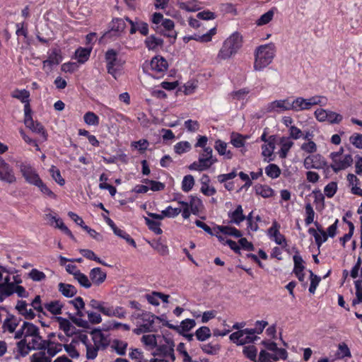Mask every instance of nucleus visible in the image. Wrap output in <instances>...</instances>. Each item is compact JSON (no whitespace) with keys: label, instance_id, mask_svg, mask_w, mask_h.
Returning a JSON list of instances; mask_svg holds the SVG:
<instances>
[{"label":"nucleus","instance_id":"1","mask_svg":"<svg viewBox=\"0 0 362 362\" xmlns=\"http://www.w3.org/2000/svg\"><path fill=\"white\" fill-rule=\"evenodd\" d=\"M243 45V37L239 32L230 34L223 42L217 54L218 61L231 59L240 50Z\"/></svg>","mask_w":362,"mask_h":362},{"label":"nucleus","instance_id":"2","mask_svg":"<svg viewBox=\"0 0 362 362\" xmlns=\"http://www.w3.org/2000/svg\"><path fill=\"white\" fill-rule=\"evenodd\" d=\"M276 54V47L274 43H267L256 47L254 51L253 69L261 71L272 63Z\"/></svg>","mask_w":362,"mask_h":362},{"label":"nucleus","instance_id":"3","mask_svg":"<svg viewBox=\"0 0 362 362\" xmlns=\"http://www.w3.org/2000/svg\"><path fill=\"white\" fill-rule=\"evenodd\" d=\"M327 104L328 98L322 95H315L309 98L298 96L291 98V111H308L315 106L325 107Z\"/></svg>","mask_w":362,"mask_h":362},{"label":"nucleus","instance_id":"4","mask_svg":"<svg viewBox=\"0 0 362 362\" xmlns=\"http://www.w3.org/2000/svg\"><path fill=\"white\" fill-rule=\"evenodd\" d=\"M90 306L98 310L103 315L109 317L124 319L127 316L126 310L122 306H113L109 303L93 299L90 301Z\"/></svg>","mask_w":362,"mask_h":362},{"label":"nucleus","instance_id":"5","mask_svg":"<svg viewBox=\"0 0 362 362\" xmlns=\"http://www.w3.org/2000/svg\"><path fill=\"white\" fill-rule=\"evenodd\" d=\"M105 62L107 72L115 78H117L121 74L125 62L124 60L118 57L117 52L115 50L110 49L105 53Z\"/></svg>","mask_w":362,"mask_h":362},{"label":"nucleus","instance_id":"6","mask_svg":"<svg viewBox=\"0 0 362 362\" xmlns=\"http://www.w3.org/2000/svg\"><path fill=\"white\" fill-rule=\"evenodd\" d=\"M21 282L22 279L19 275H13L8 287L1 291V298H0V302H3L6 298L13 293H16L20 298L28 297V291L24 287L19 285Z\"/></svg>","mask_w":362,"mask_h":362},{"label":"nucleus","instance_id":"7","mask_svg":"<svg viewBox=\"0 0 362 362\" xmlns=\"http://www.w3.org/2000/svg\"><path fill=\"white\" fill-rule=\"evenodd\" d=\"M216 161V158L213 156L212 148L210 147L205 148L200 153L198 160L192 163L189 166V169L196 171L206 170Z\"/></svg>","mask_w":362,"mask_h":362},{"label":"nucleus","instance_id":"8","mask_svg":"<svg viewBox=\"0 0 362 362\" xmlns=\"http://www.w3.org/2000/svg\"><path fill=\"white\" fill-rule=\"evenodd\" d=\"M329 156L332 161L330 167L335 173L346 169L353 163L351 155L344 154L342 149L337 152L331 153Z\"/></svg>","mask_w":362,"mask_h":362},{"label":"nucleus","instance_id":"9","mask_svg":"<svg viewBox=\"0 0 362 362\" xmlns=\"http://www.w3.org/2000/svg\"><path fill=\"white\" fill-rule=\"evenodd\" d=\"M313 115L319 122H328L331 124H339L343 119V116L341 114L329 109L322 108V107L317 108L314 111Z\"/></svg>","mask_w":362,"mask_h":362},{"label":"nucleus","instance_id":"10","mask_svg":"<svg viewBox=\"0 0 362 362\" xmlns=\"http://www.w3.org/2000/svg\"><path fill=\"white\" fill-rule=\"evenodd\" d=\"M132 317H140L141 319V322H137L136 327L133 330L134 334L139 335L142 333L153 331L154 320L156 317L154 315L144 312L141 315H137L136 316L133 315Z\"/></svg>","mask_w":362,"mask_h":362},{"label":"nucleus","instance_id":"11","mask_svg":"<svg viewBox=\"0 0 362 362\" xmlns=\"http://www.w3.org/2000/svg\"><path fill=\"white\" fill-rule=\"evenodd\" d=\"M42 337L40 336L30 337L22 339L17 343L18 352L21 356H25L33 349H38L42 346Z\"/></svg>","mask_w":362,"mask_h":362},{"label":"nucleus","instance_id":"12","mask_svg":"<svg viewBox=\"0 0 362 362\" xmlns=\"http://www.w3.org/2000/svg\"><path fill=\"white\" fill-rule=\"evenodd\" d=\"M18 168L25 180L28 184L35 186L41 180L35 168L29 163H21Z\"/></svg>","mask_w":362,"mask_h":362},{"label":"nucleus","instance_id":"13","mask_svg":"<svg viewBox=\"0 0 362 362\" xmlns=\"http://www.w3.org/2000/svg\"><path fill=\"white\" fill-rule=\"evenodd\" d=\"M62 61L61 50L54 48L47 52V59L42 62V69L46 73L52 71L54 66L58 65Z\"/></svg>","mask_w":362,"mask_h":362},{"label":"nucleus","instance_id":"14","mask_svg":"<svg viewBox=\"0 0 362 362\" xmlns=\"http://www.w3.org/2000/svg\"><path fill=\"white\" fill-rule=\"evenodd\" d=\"M257 339L250 329H245L233 332L230 336V339L238 345L252 343Z\"/></svg>","mask_w":362,"mask_h":362},{"label":"nucleus","instance_id":"15","mask_svg":"<svg viewBox=\"0 0 362 362\" xmlns=\"http://www.w3.org/2000/svg\"><path fill=\"white\" fill-rule=\"evenodd\" d=\"M36 336H40L38 327L33 323L23 322L13 337L16 339H20Z\"/></svg>","mask_w":362,"mask_h":362},{"label":"nucleus","instance_id":"16","mask_svg":"<svg viewBox=\"0 0 362 362\" xmlns=\"http://www.w3.org/2000/svg\"><path fill=\"white\" fill-rule=\"evenodd\" d=\"M303 166L305 169H322L326 166L325 158L318 153L310 154L304 158Z\"/></svg>","mask_w":362,"mask_h":362},{"label":"nucleus","instance_id":"17","mask_svg":"<svg viewBox=\"0 0 362 362\" xmlns=\"http://www.w3.org/2000/svg\"><path fill=\"white\" fill-rule=\"evenodd\" d=\"M21 322V319L18 317L7 314L6 318L4 320L1 325V329L4 334H13L18 330L17 328Z\"/></svg>","mask_w":362,"mask_h":362},{"label":"nucleus","instance_id":"18","mask_svg":"<svg viewBox=\"0 0 362 362\" xmlns=\"http://www.w3.org/2000/svg\"><path fill=\"white\" fill-rule=\"evenodd\" d=\"M267 111L281 112L291 110V98H286L283 100H276L269 103L267 107Z\"/></svg>","mask_w":362,"mask_h":362},{"label":"nucleus","instance_id":"19","mask_svg":"<svg viewBox=\"0 0 362 362\" xmlns=\"http://www.w3.org/2000/svg\"><path fill=\"white\" fill-rule=\"evenodd\" d=\"M279 228L280 225L276 221H274L272 226L268 229L267 235L269 238L277 245L286 247L287 245L286 238L284 235L280 233Z\"/></svg>","mask_w":362,"mask_h":362},{"label":"nucleus","instance_id":"20","mask_svg":"<svg viewBox=\"0 0 362 362\" xmlns=\"http://www.w3.org/2000/svg\"><path fill=\"white\" fill-rule=\"evenodd\" d=\"M52 319L58 323L59 329L66 336L71 337L77 332V329L69 320L62 317H52Z\"/></svg>","mask_w":362,"mask_h":362},{"label":"nucleus","instance_id":"21","mask_svg":"<svg viewBox=\"0 0 362 362\" xmlns=\"http://www.w3.org/2000/svg\"><path fill=\"white\" fill-rule=\"evenodd\" d=\"M148 66L152 74H163L167 70L168 64L165 58L156 56L152 58Z\"/></svg>","mask_w":362,"mask_h":362},{"label":"nucleus","instance_id":"22","mask_svg":"<svg viewBox=\"0 0 362 362\" xmlns=\"http://www.w3.org/2000/svg\"><path fill=\"white\" fill-rule=\"evenodd\" d=\"M274 139L271 136L269 138V141L264 143L261 147V154L264 162L269 163L274 160Z\"/></svg>","mask_w":362,"mask_h":362},{"label":"nucleus","instance_id":"23","mask_svg":"<svg viewBox=\"0 0 362 362\" xmlns=\"http://www.w3.org/2000/svg\"><path fill=\"white\" fill-rule=\"evenodd\" d=\"M262 344L264 346V350H267L269 352L270 351V353L274 354V357L277 356L279 358H281V360L286 359L288 356L286 350L282 348H279L275 342L269 340H264L262 341Z\"/></svg>","mask_w":362,"mask_h":362},{"label":"nucleus","instance_id":"24","mask_svg":"<svg viewBox=\"0 0 362 362\" xmlns=\"http://www.w3.org/2000/svg\"><path fill=\"white\" fill-rule=\"evenodd\" d=\"M89 341L101 349H105L109 344L107 337L99 329H94L90 333Z\"/></svg>","mask_w":362,"mask_h":362},{"label":"nucleus","instance_id":"25","mask_svg":"<svg viewBox=\"0 0 362 362\" xmlns=\"http://www.w3.org/2000/svg\"><path fill=\"white\" fill-rule=\"evenodd\" d=\"M0 180L8 183L16 181L12 168L0 157Z\"/></svg>","mask_w":362,"mask_h":362},{"label":"nucleus","instance_id":"26","mask_svg":"<svg viewBox=\"0 0 362 362\" xmlns=\"http://www.w3.org/2000/svg\"><path fill=\"white\" fill-rule=\"evenodd\" d=\"M182 209L180 208H173L171 206H168L160 214H154L148 212L147 214L149 217L157 219L163 220L164 218H175L181 213Z\"/></svg>","mask_w":362,"mask_h":362},{"label":"nucleus","instance_id":"27","mask_svg":"<svg viewBox=\"0 0 362 362\" xmlns=\"http://www.w3.org/2000/svg\"><path fill=\"white\" fill-rule=\"evenodd\" d=\"M80 340L81 343L86 346V356L89 360L95 359L98 354V351L101 349L98 346L93 345L91 342L89 341V339L87 335H81Z\"/></svg>","mask_w":362,"mask_h":362},{"label":"nucleus","instance_id":"28","mask_svg":"<svg viewBox=\"0 0 362 362\" xmlns=\"http://www.w3.org/2000/svg\"><path fill=\"white\" fill-rule=\"evenodd\" d=\"M163 339L164 337L159 334H148L143 335L141 341L148 350H153Z\"/></svg>","mask_w":362,"mask_h":362},{"label":"nucleus","instance_id":"29","mask_svg":"<svg viewBox=\"0 0 362 362\" xmlns=\"http://www.w3.org/2000/svg\"><path fill=\"white\" fill-rule=\"evenodd\" d=\"M160 25L163 34L168 37L170 42H174L177 35V33L175 30L174 22L170 19L166 18Z\"/></svg>","mask_w":362,"mask_h":362},{"label":"nucleus","instance_id":"30","mask_svg":"<svg viewBox=\"0 0 362 362\" xmlns=\"http://www.w3.org/2000/svg\"><path fill=\"white\" fill-rule=\"evenodd\" d=\"M64 304L60 300H53L44 304V309L49 312L53 317H59L62 314Z\"/></svg>","mask_w":362,"mask_h":362},{"label":"nucleus","instance_id":"31","mask_svg":"<svg viewBox=\"0 0 362 362\" xmlns=\"http://www.w3.org/2000/svg\"><path fill=\"white\" fill-rule=\"evenodd\" d=\"M229 223L235 225H240L245 219L243 214V209L241 205H238L234 210H230L228 213Z\"/></svg>","mask_w":362,"mask_h":362},{"label":"nucleus","instance_id":"32","mask_svg":"<svg viewBox=\"0 0 362 362\" xmlns=\"http://www.w3.org/2000/svg\"><path fill=\"white\" fill-rule=\"evenodd\" d=\"M89 276L92 284L99 286L105 281L107 274L101 268L95 267L90 271Z\"/></svg>","mask_w":362,"mask_h":362},{"label":"nucleus","instance_id":"33","mask_svg":"<svg viewBox=\"0 0 362 362\" xmlns=\"http://www.w3.org/2000/svg\"><path fill=\"white\" fill-rule=\"evenodd\" d=\"M24 124L32 132L42 135L44 140L47 139V135L42 125L37 122H35L32 117H28L27 119H24Z\"/></svg>","mask_w":362,"mask_h":362},{"label":"nucleus","instance_id":"34","mask_svg":"<svg viewBox=\"0 0 362 362\" xmlns=\"http://www.w3.org/2000/svg\"><path fill=\"white\" fill-rule=\"evenodd\" d=\"M16 309L26 319H33L35 316V314L30 308V305L24 300H18L16 305Z\"/></svg>","mask_w":362,"mask_h":362},{"label":"nucleus","instance_id":"35","mask_svg":"<svg viewBox=\"0 0 362 362\" xmlns=\"http://www.w3.org/2000/svg\"><path fill=\"white\" fill-rule=\"evenodd\" d=\"M62 349L63 344L58 342L49 341L42 351H45V354H46L48 358L52 361V358L61 352Z\"/></svg>","mask_w":362,"mask_h":362},{"label":"nucleus","instance_id":"36","mask_svg":"<svg viewBox=\"0 0 362 362\" xmlns=\"http://www.w3.org/2000/svg\"><path fill=\"white\" fill-rule=\"evenodd\" d=\"M214 148L226 159H231L233 156L232 151L228 149V144L222 140L218 139L215 141Z\"/></svg>","mask_w":362,"mask_h":362},{"label":"nucleus","instance_id":"37","mask_svg":"<svg viewBox=\"0 0 362 362\" xmlns=\"http://www.w3.org/2000/svg\"><path fill=\"white\" fill-rule=\"evenodd\" d=\"M81 340L78 339H73L69 344H64L63 348L66 352L72 358H78L80 356L77 347L79 346Z\"/></svg>","mask_w":362,"mask_h":362},{"label":"nucleus","instance_id":"38","mask_svg":"<svg viewBox=\"0 0 362 362\" xmlns=\"http://www.w3.org/2000/svg\"><path fill=\"white\" fill-rule=\"evenodd\" d=\"M346 178L349 185L351 187V192L353 194L362 197V189L358 186L360 184L358 178L351 173L348 174Z\"/></svg>","mask_w":362,"mask_h":362},{"label":"nucleus","instance_id":"39","mask_svg":"<svg viewBox=\"0 0 362 362\" xmlns=\"http://www.w3.org/2000/svg\"><path fill=\"white\" fill-rule=\"evenodd\" d=\"M250 138L249 136L242 135L239 133L233 132L230 134V144L236 148H244L246 141Z\"/></svg>","mask_w":362,"mask_h":362},{"label":"nucleus","instance_id":"40","mask_svg":"<svg viewBox=\"0 0 362 362\" xmlns=\"http://www.w3.org/2000/svg\"><path fill=\"white\" fill-rule=\"evenodd\" d=\"M216 230L221 232L223 235H230L235 238H241L243 233L240 230L230 226H217Z\"/></svg>","mask_w":362,"mask_h":362},{"label":"nucleus","instance_id":"41","mask_svg":"<svg viewBox=\"0 0 362 362\" xmlns=\"http://www.w3.org/2000/svg\"><path fill=\"white\" fill-rule=\"evenodd\" d=\"M92 49L88 47H79L75 51V59L80 64H84L90 57Z\"/></svg>","mask_w":362,"mask_h":362},{"label":"nucleus","instance_id":"42","mask_svg":"<svg viewBox=\"0 0 362 362\" xmlns=\"http://www.w3.org/2000/svg\"><path fill=\"white\" fill-rule=\"evenodd\" d=\"M180 9L185 10L188 12H194L201 8L200 3L197 0H189L178 4Z\"/></svg>","mask_w":362,"mask_h":362},{"label":"nucleus","instance_id":"43","mask_svg":"<svg viewBox=\"0 0 362 362\" xmlns=\"http://www.w3.org/2000/svg\"><path fill=\"white\" fill-rule=\"evenodd\" d=\"M127 346V342L120 339H114L110 345L111 349L121 356L126 354Z\"/></svg>","mask_w":362,"mask_h":362},{"label":"nucleus","instance_id":"44","mask_svg":"<svg viewBox=\"0 0 362 362\" xmlns=\"http://www.w3.org/2000/svg\"><path fill=\"white\" fill-rule=\"evenodd\" d=\"M300 149L306 154H313L317 151V146L313 140L304 141L300 146Z\"/></svg>","mask_w":362,"mask_h":362},{"label":"nucleus","instance_id":"45","mask_svg":"<svg viewBox=\"0 0 362 362\" xmlns=\"http://www.w3.org/2000/svg\"><path fill=\"white\" fill-rule=\"evenodd\" d=\"M58 288L61 293L67 298L74 296L77 292L76 288L69 284L59 283Z\"/></svg>","mask_w":362,"mask_h":362},{"label":"nucleus","instance_id":"46","mask_svg":"<svg viewBox=\"0 0 362 362\" xmlns=\"http://www.w3.org/2000/svg\"><path fill=\"white\" fill-rule=\"evenodd\" d=\"M163 40L160 37L151 35L145 40L146 46L148 49H156L163 45Z\"/></svg>","mask_w":362,"mask_h":362},{"label":"nucleus","instance_id":"47","mask_svg":"<svg viewBox=\"0 0 362 362\" xmlns=\"http://www.w3.org/2000/svg\"><path fill=\"white\" fill-rule=\"evenodd\" d=\"M145 223L148 226V228L157 235H160L163 233L160 228V220H157L148 217H144Z\"/></svg>","mask_w":362,"mask_h":362},{"label":"nucleus","instance_id":"48","mask_svg":"<svg viewBox=\"0 0 362 362\" xmlns=\"http://www.w3.org/2000/svg\"><path fill=\"white\" fill-rule=\"evenodd\" d=\"M274 354L267 351V350L262 349L257 356V360L259 362H274L281 360V358H279L277 356L274 357Z\"/></svg>","mask_w":362,"mask_h":362},{"label":"nucleus","instance_id":"49","mask_svg":"<svg viewBox=\"0 0 362 362\" xmlns=\"http://www.w3.org/2000/svg\"><path fill=\"white\" fill-rule=\"evenodd\" d=\"M203 207L202 200L195 196H190L189 197V209L192 214H198Z\"/></svg>","mask_w":362,"mask_h":362},{"label":"nucleus","instance_id":"50","mask_svg":"<svg viewBox=\"0 0 362 362\" xmlns=\"http://www.w3.org/2000/svg\"><path fill=\"white\" fill-rule=\"evenodd\" d=\"M243 353L246 358L255 362L257 360V349L254 345L245 346L243 349Z\"/></svg>","mask_w":362,"mask_h":362},{"label":"nucleus","instance_id":"51","mask_svg":"<svg viewBox=\"0 0 362 362\" xmlns=\"http://www.w3.org/2000/svg\"><path fill=\"white\" fill-rule=\"evenodd\" d=\"M293 146V142L288 138L283 139L281 141V148L279 150V157L284 158L286 157L288 151Z\"/></svg>","mask_w":362,"mask_h":362},{"label":"nucleus","instance_id":"52","mask_svg":"<svg viewBox=\"0 0 362 362\" xmlns=\"http://www.w3.org/2000/svg\"><path fill=\"white\" fill-rule=\"evenodd\" d=\"M256 194L264 198H269L274 195V190L267 185H259L255 187Z\"/></svg>","mask_w":362,"mask_h":362},{"label":"nucleus","instance_id":"53","mask_svg":"<svg viewBox=\"0 0 362 362\" xmlns=\"http://www.w3.org/2000/svg\"><path fill=\"white\" fill-rule=\"evenodd\" d=\"M83 121L88 126L96 127L99 124L100 119L93 112H87L83 115Z\"/></svg>","mask_w":362,"mask_h":362},{"label":"nucleus","instance_id":"54","mask_svg":"<svg viewBox=\"0 0 362 362\" xmlns=\"http://www.w3.org/2000/svg\"><path fill=\"white\" fill-rule=\"evenodd\" d=\"M266 175L272 179H276L281 175V169L276 164H269L264 169Z\"/></svg>","mask_w":362,"mask_h":362},{"label":"nucleus","instance_id":"55","mask_svg":"<svg viewBox=\"0 0 362 362\" xmlns=\"http://www.w3.org/2000/svg\"><path fill=\"white\" fill-rule=\"evenodd\" d=\"M104 326H107V330L120 329L122 331H129L130 329V326L128 324L119 322L115 320L110 321L107 325H104Z\"/></svg>","mask_w":362,"mask_h":362},{"label":"nucleus","instance_id":"56","mask_svg":"<svg viewBox=\"0 0 362 362\" xmlns=\"http://www.w3.org/2000/svg\"><path fill=\"white\" fill-rule=\"evenodd\" d=\"M293 259L294 264L293 273L303 272L305 269V262L298 251L293 255Z\"/></svg>","mask_w":362,"mask_h":362},{"label":"nucleus","instance_id":"57","mask_svg":"<svg viewBox=\"0 0 362 362\" xmlns=\"http://www.w3.org/2000/svg\"><path fill=\"white\" fill-rule=\"evenodd\" d=\"M112 230L117 236L125 240L129 245H131L134 247H136V244L134 240L132 238L130 235L128 233H127L124 230H122L121 228H119L118 227H115Z\"/></svg>","mask_w":362,"mask_h":362},{"label":"nucleus","instance_id":"58","mask_svg":"<svg viewBox=\"0 0 362 362\" xmlns=\"http://www.w3.org/2000/svg\"><path fill=\"white\" fill-rule=\"evenodd\" d=\"M274 11L273 10H269L265 13L262 14L257 21L256 25L257 26H262L268 24L274 18Z\"/></svg>","mask_w":362,"mask_h":362},{"label":"nucleus","instance_id":"59","mask_svg":"<svg viewBox=\"0 0 362 362\" xmlns=\"http://www.w3.org/2000/svg\"><path fill=\"white\" fill-rule=\"evenodd\" d=\"M11 96L13 98L18 99L23 103H24L29 100L30 93L28 90H27L25 89H21V90L16 89L12 92Z\"/></svg>","mask_w":362,"mask_h":362},{"label":"nucleus","instance_id":"60","mask_svg":"<svg viewBox=\"0 0 362 362\" xmlns=\"http://www.w3.org/2000/svg\"><path fill=\"white\" fill-rule=\"evenodd\" d=\"M191 148L190 143L187 141H180L174 146L175 152L179 155L189 151Z\"/></svg>","mask_w":362,"mask_h":362},{"label":"nucleus","instance_id":"61","mask_svg":"<svg viewBox=\"0 0 362 362\" xmlns=\"http://www.w3.org/2000/svg\"><path fill=\"white\" fill-rule=\"evenodd\" d=\"M305 223L306 226H309L311 223H314L315 213L310 203L307 204L305 206Z\"/></svg>","mask_w":362,"mask_h":362},{"label":"nucleus","instance_id":"62","mask_svg":"<svg viewBox=\"0 0 362 362\" xmlns=\"http://www.w3.org/2000/svg\"><path fill=\"white\" fill-rule=\"evenodd\" d=\"M194 185V177L191 175H185L182 181V189L185 192H189Z\"/></svg>","mask_w":362,"mask_h":362},{"label":"nucleus","instance_id":"63","mask_svg":"<svg viewBox=\"0 0 362 362\" xmlns=\"http://www.w3.org/2000/svg\"><path fill=\"white\" fill-rule=\"evenodd\" d=\"M195 335L199 341H204L211 337V330L209 327L203 326L196 331Z\"/></svg>","mask_w":362,"mask_h":362},{"label":"nucleus","instance_id":"64","mask_svg":"<svg viewBox=\"0 0 362 362\" xmlns=\"http://www.w3.org/2000/svg\"><path fill=\"white\" fill-rule=\"evenodd\" d=\"M52 361L42 350L34 353L30 356V362H51Z\"/></svg>","mask_w":362,"mask_h":362}]
</instances>
